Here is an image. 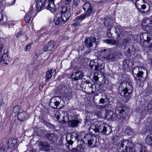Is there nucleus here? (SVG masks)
<instances>
[{
    "label": "nucleus",
    "mask_w": 152,
    "mask_h": 152,
    "mask_svg": "<svg viewBox=\"0 0 152 152\" xmlns=\"http://www.w3.org/2000/svg\"><path fill=\"white\" fill-rule=\"evenodd\" d=\"M98 50L100 55L109 61L118 59L121 55L119 51H114L112 49L101 48H99Z\"/></svg>",
    "instance_id": "obj_1"
},
{
    "label": "nucleus",
    "mask_w": 152,
    "mask_h": 152,
    "mask_svg": "<svg viewBox=\"0 0 152 152\" xmlns=\"http://www.w3.org/2000/svg\"><path fill=\"white\" fill-rule=\"evenodd\" d=\"M94 131L95 132H99L104 135L110 134L111 131V128L107 124L102 123L99 126H96L95 124H92L90 126V130Z\"/></svg>",
    "instance_id": "obj_2"
},
{
    "label": "nucleus",
    "mask_w": 152,
    "mask_h": 152,
    "mask_svg": "<svg viewBox=\"0 0 152 152\" xmlns=\"http://www.w3.org/2000/svg\"><path fill=\"white\" fill-rule=\"evenodd\" d=\"M133 89L131 82H122L119 88V92L122 96H128L132 91Z\"/></svg>",
    "instance_id": "obj_3"
},
{
    "label": "nucleus",
    "mask_w": 152,
    "mask_h": 152,
    "mask_svg": "<svg viewBox=\"0 0 152 152\" xmlns=\"http://www.w3.org/2000/svg\"><path fill=\"white\" fill-rule=\"evenodd\" d=\"M104 42L108 44L114 45L119 44L122 45L125 44L128 42L129 39L126 37V35L122 33L118 35L116 40H113L105 39Z\"/></svg>",
    "instance_id": "obj_4"
},
{
    "label": "nucleus",
    "mask_w": 152,
    "mask_h": 152,
    "mask_svg": "<svg viewBox=\"0 0 152 152\" xmlns=\"http://www.w3.org/2000/svg\"><path fill=\"white\" fill-rule=\"evenodd\" d=\"M81 135L78 132L72 133L70 136V139L69 140H68L67 135L66 137L67 142L65 144L66 148L69 151H71L73 148L72 145L73 142L74 141L78 142L79 141L81 140L82 139Z\"/></svg>",
    "instance_id": "obj_5"
},
{
    "label": "nucleus",
    "mask_w": 152,
    "mask_h": 152,
    "mask_svg": "<svg viewBox=\"0 0 152 152\" xmlns=\"http://www.w3.org/2000/svg\"><path fill=\"white\" fill-rule=\"evenodd\" d=\"M89 66L93 70L100 71L103 68L104 64L101 59H97L91 61Z\"/></svg>",
    "instance_id": "obj_6"
},
{
    "label": "nucleus",
    "mask_w": 152,
    "mask_h": 152,
    "mask_svg": "<svg viewBox=\"0 0 152 152\" xmlns=\"http://www.w3.org/2000/svg\"><path fill=\"white\" fill-rule=\"evenodd\" d=\"M132 143L130 141L128 140H123L121 141L118 144V146L120 149L122 148L123 151L128 152L132 148Z\"/></svg>",
    "instance_id": "obj_7"
},
{
    "label": "nucleus",
    "mask_w": 152,
    "mask_h": 152,
    "mask_svg": "<svg viewBox=\"0 0 152 152\" xmlns=\"http://www.w3.org/2000/svg\"><path fill=\"white\" fill-rule=\"evenodd\" d=\"M94 138V139L90 135L87 134L84 136L82 140L85 144H88L93 148L95 146L96 142V138L95 137Z\"/></svg>",
    "instance_id": "obj_8"
},
{
    "label": "nucleus",
    "mask_w": 152,
    "mask_h": 152,
    "mask_svg": "<svg viewBox=\"0 0 152 152\" xmlns=\"http://www.w3.org/2000/svg\"><path fill=\"white\" fill-rule=\"evenodd\" d=\"M127 112V110L125 108L117 107L115 111L116 117L119 119H124L128 114Z\"/></svg>",
    "instance_id": "obj_9"
},
{
    "label": "nucleus",
    "mask_w": 152,
    "mask_h": 152,
    "mask_svg": "<svg viewBox=\"0 0 152 152\" xmlns=\"http://www.w3.org/2000/svg\"><path fill=\"white\" fill-rule=\"evenodd\" d=\"M58 91L61 93L64 92V96L68 99H71L72 95V90L70 88H68L65 86H61L58 88Z\"/></svg>",
    "instance_id": "obj_10"
},
{
    "label": "nucleus",
    "mask_w": 152,
    "mask_h": 152,
    "mask_svg": "<svg viewBox=\"0 0 152 152\" xmlns=\"http://www.w3.org/2000/svg\"><path fill=\"white\" fill-rule=\"evenodd\" d=\"M143 29L145 31L152 30V20L149 18H144L142 21Z\"/></svg>",
    "instance_id": "obj_11"
},
{
    "label": "nucleus",
    "mask_w": 152,
    "mask_h": 152,
    "mask_svg": "<svg viewBox=\"0 0 152 152\" xmlns=\"http://www.w3.org/2000/svg\"><path fill=\"white\" fill-rule=\"evenodd\" d=\"M145 71V69L143 67H137L134 68L133 72V74H134L137 75V78H138V79H137L138 80L139 78L142 77V75L143 74V72Z\"/></svg>",
    "instance_id": "obj_12"
},
{
    "label": "nucleus",
    "mask_w": 152,
    "mask_h": 152,
    "mask_svg": "<svg viewBox=\"0 0 152 152\" xmlns=\"http://www.w3.org/2000/svg\"><path fill=\"white\" fill-rule=\"evenodd\" d=\"M133 65V62L131 60H125L122 63L123 69L126 71H129L132 69Z\"/></svg>",
    "instance_id": "obj_13"
},
{
    "label": "nucleus",
    "mask_w": 152,
    "mask_h": 152,
    "mask_svg": "<svg viewBox=\"0 0 152 152\" xmlns=\"http://www.w3.org/2000/svg\"><path fill=\"white\" fill-rule=\"evenodd\" d=\"M151 35L150 34L145 32L142 34L140 37L141 44L142 45L145 42L149 43L151 40Z\"/></svg>",
    "instance_id": "obj_14"
},
{
    "label": "nucleus",
    "mask_w": 152,
    "mask_h": 152,
    "mask_svg": "<svg viewBox=\"0 0 152 152\" xmlns=\"http://www.w3.org/2000/svg\"><path fill=\"white\" fill-rule=\"evenodd\" d=\"M35 10L33 9V6H31L29 11L25 15L24 17V20L26 23H28L30 21L31 16H32L35 13Z\"/></svg>",
    "instance_id": "obj_15"
},
{
    "label": "nucleus",
    "mask_w": 152,
    "mask_h": 152,
    "mask_svg": "<svg viewBox=\"0 0 152 152\" xmlns=\"http://www.w3.org/2000/svg\"><path fill=\"white\" fill-rule=\"evenodd\" d=\"M72 80H77L82 79L84 76V73L81 71H77L74 72L72 75Z\"/></svg>",
    "instance_id": "obj_16"
},
{
    "label": "nucleus",
    "mask_w": 152,
    "mask_h": 152,
    "mask_svg": "<svg viewBox=\"0 0 152 152\" xmlns=\"http://www.w3.org/2000/svg\"><path fill=\"white\" fill-rule=\"evenodd\" d=\"M39 146L40 149L44 151H48L51 148L50 145L46 142H40Z\"/></svg>",
    "instance_id": "obj_17"
},
{
    "label": "nucleus",
    "mask_w": 152,
    "mask_h": 152,
    "mask_svg": "<svg viewBox=\"0 0 152 152\" xmlns=\"http://www.w3.org/2000/svg\"><path fill=\"white\" fill-rule=\"evenodd\" d=\"M62 101V99L60 97L55 96L51 99L50 104L51 105H54L57 107Z\"/></svg>",
    "instance_id": "obj_18"
},
{
    "label": "nucleus",
    "mask_w": 152,
    "mask_h": 152,
    "mask_svg": "<svg viewBox=\"0 0 152 152\" xmlns=\"http://www.w3.org/2000/svg\"><path fill=\"white\" fill-rule=\"evenodd\" d=\"M55 45L54 41H50L43 47V50L45 52L51 51L53 50Z\"/></svg>",
    "instance_id": "obj_19"
},
{
    "label": "nucleus",
    "mask_w": 152,
    "mask_h": 152,
    "mask_svg": "<svg viewBox=\"0 0 152 152\" xmlns=\"http://www.w3.org/2000/svg\"><path fill=\"white\" fill-rule=\"evenodd\" d=\"M136 146L135 152H148L146 147L143 145L137 144Z\"/></svg>",
    "instance_id": "obj_20"
},
{
    "label": "nucleus",
    "mask_w": 152,
    "mask_h": 152,
    "mask_svg": "<svg viewBox=\"0 0 152 152\" xmlns=\"http://www.w3.org/2000/svg\"><path fill=\"white\" fill-rule=\"evenodd\" d=\"M47 139L50 141L55 142L58 139V137L54 133H48L46 134Z\"/></svg>",
    "instance_id": "obj_21"
},
{
    "label": "nucleus",
    "mask_w": 152,
    "mask_h": 152,
    "mask_svg": "<svg viewBox=\"0 0 152 152\" xmlns=\"http://www.w3.org/2000/svg\"><path fill=\"white\" fill-rule=\"evenodd\" d=\"M96 41V39L95 37H91L86 39L85 41V43L87 45V47L89 48L92 46L93 43L95 42Z\"/></svg>",
    "instance_id": "obj_22"
},
{
    "label": "nucleus",
    "mask_w": 152,
    "mask_h": 152,
    "mask_svg": "<svg viewBox=\"0 0 152 152\" xmlns=\"http://www.w3.org/2000/svg\"><path fill=\"white\" fill-rule=\"evenodd\" d=\"M49 2L47 7V9L49 10L51 12L53 13L56 9L54 3V0H48Z\"/></svg>",
    "instance_id": "obj_23"
},
{
    "label": "nucleus",
    "mask_w": 152,
    "mask_h": 152,
    "mask_svg": "<svg viewBox=\"0 0 152 152\" xmlns=\"http://www.w3.org/2000/svg\"><path fill=\"white\" fill-rule=\"evenodd\" d=\"M27 113L25 112H21L18 115V119L21 121H25L27 116Z\"/></svg>",
    "instance_id": "obj_24"
},
{
    "label": "nucleus",
    "mask_w": 152,
    "mask_h": 152,
    "mask_svg": "<svg viewBox=\"0 0 152 152\" xmlns=\"http://www.w3.org/2000/svg\"><path fill=\"white\" fill-rule=\"evenodd\" d=\"M46 4L45 0L42 1H38L36 3V10H39L44 7Z\"/></svg>",
    "instance_id": "obj_25"
},
{
    "label": "nucleus",
    "mask_w": 152,
    "mask_h": 152,
    "mask_svg": "<svg viewBox=\"0 0 152 152\" xmlns=\"http://www.w3.org/2000/svg\"><path fill=\"white\" fill-rule=\"evenodd\" d=\"M56 69H53L48 70L46 73V77L47 79H50L53 74H55L56 72Z\"/></svg>",
    "instance_id": "obj_26"
},
{
    "label": "nucleus",
    "mask_w": 152,
    "mask_h": 152,
    "mask_svg": "<svg viewBox=\"0 0 152 152\" xmlns=\"http://www.w3.org/2000/svg\"><path fill=\"white\" fill-rule=\"evenodd\" d=\"M115 116V115L113 113V112L110 110H108L107 111L105 118L108 120H114V117Z\"/></svg>",
    "instance_id": "obj_27"
},
{
    "label": "nucleus",
    "mask_w": 152,
    "mask_h": 152,
    "mask_svg": "<svg viewBox=\"0 0 152 152\" xmlns=\"http://www.w3.org/2000/svg\"><path fill=\"white\" fill-rule=\"evenodd\" d=\"M86 84L87 86L89 88V89L91 91V92H89V93H93L95 91L96 89L95 88V86L93 84L89 82L88 81H86Z\"/></svg>",
    "instance_id": "obj_28"
},
{
    "label": "nucleus",
    "mask_w": 152,
    "mask_h": 152,
    "mask_svg": "<svg viewBox=\"0 0 152 152\" xmlns=\"http://www.w3.org/2000/svg\"><path fill=\"white\" fill-rule=\"evenodd\" d=\"M80 123V121L78 120H73L69 121L68 124L70 126L75 127H76Z\"/></svg>",
    "instance_id": "obj_29"
},
{
    "label": "nucleus",
    "mask_w": 152,
    "mask_h": 152,
    "mask_svg": "<svg viewBox=\"0 0 152 152\" xmlns=\"http://www.w3.org/2000/svg\"><path fill=\"white\" fill-rule=\"evenodd\" d=\"M70 16V14L69 12H67L65 14H61V18L63 21L64 22L67 21Z\"/></svg>",
    "instance_id": "obj_30"
},
{
    "label": "nucleus",
    "mask_w": 152,
    "mask_h": 152,
    "mask_svg": "<svg viewBox=\"0 0 152 152\" xmlns=\"http://www.w3.org/2000/svg\"><path fill=\"white\" fill-rule=\"evenodd\" d=\"M134 2L135 1V5L136 7L139 9L143 3H145L144 0H134Z\"/></svg>",
    "instance_id": "obj_31"
},
{
    "label": "nucleus",
    "mask_w": 152,
    "mask_h": 152,
    "mask_svg": "<svg viewBox=\"0 0 152 152\" xmlns=\"http://www.w3.org/2000/svg\"><path fill=\"white\" fill-rule=\"evenodd\" d=\"M145 142L146 143L149 145H152V134L148 135L145 139Z\"/></svg>",
    "instance_id": "obj_32"
},
{
    "label": "nucleus",
    "mask_w": 152,
    "mask_h": 152,
    "mask_svg": "<svg viewBox=\"0 0 152 152\" xmlns=\"http://www.w3.org/2000/svg\"><path fill=\"white\" fill-rule=\"evenodd\" d=\"M54 23L56 25H61L64 23V21L62 20L61 18L60 19V18L58 17L55 19L54 20Z\"/></svg>",
    "instance_id": "obj_33"
},
{
    "label": "nucleus",
    "mask_w": 152,
    "mask_h": 152,
    "mask_svg": "<svg viewBox=\"0 0 152 152\" xmlns=\"http://www.w3.org/2000/svg\"><path fill=\"white\" fill-rule=\"evenodd\" d=\"M93 8H91L88 10H86L85 11V13H84V15L86 18H88L93 13Z\"/></svg>",
    "instance_id": "obj_34"
},
{
    "label": "nucleus",
    "mask_w": 152,
    "mask_h": 152,
    "mask_svg": "<svg viewBox=\"0 0 152 152\" xmlns=\"http://www.w3.org/2000/svg\"><path fill=\"white\" fill-rule=\"evenodd\" d=\"M92 8L93 7H91V4L89 2L85 3L83 6V8L85 11H86V10H88Z\"/></svg>",
    "instance_id": "obj_35"
},
{
    "label": "nucleus",
    "mask_w": 152,
    "mask_h": 152,
    "mask_svg": "<svg viewBox=\"0 0 152 152\" xmlns=\"http://www.w3.org/2000/svg\"><path fill=\"white\" fill-rule=\"evenodd\" d=\"M99 102L100 103L103 104H104V105L102 106V107L103 108H107L109 106L107 102H105V99H104L101 98L100 99L99 101Z\"/></svg>",
    "instance_id": "obj_36"
},
{
    "label": "nucleus",
    "mask_w": 152,
    "mask_h": 152,
    "mask_svg": "<svg viewBox=\"0 0 152 152\" xmlns=\"http://www.w3.org/2000/svg\"><path fill=\"white\" fill-rule=\"evenodd\" d=\"M87 18L84 15V14H82L80 16H79L77 17L75 19L77 20V22H81L84 19Z\"/></svg>",
    "instance_id": "obj_37"
},
{
    "label": "nucleus",
    "mask_w": 152,
    "mask_h": 152,
    "mask_svg": "<svg viewBox=\"0 0 152 152\" xmlns=\"http://www.w3.org/2000/svg\"><path fill=\"white\" fill-rule=\"evenodd\" d=\"M8 59V55L7 54L5 53L3 55L2 57L0 58V63L2 61H7Z\"/></svg>",
    "instance_id": "obj_38"
},
{
    "label": "nucleus",
    "mask_w": 152,
    "mask_h": 152,
    "mask_svg": "<svg viewBox=\"0 0 152 152\" xmlns=\"http://www.w3.org/2000/svg\"><path fill=\"white\" fill-rule=\"evenodd\" d=\"M21 106L20 105H18L15 106L13 108V112L15 113H18L20 111Z\"/></svg>",
    "instance_id": "obj_39"
},
{
    "label": "nucleus",
    "mask_w": 152,
    "mask_h": 152,
    "mask_svg": "<svg viewBox=\"0 0 152 152\" xmlns=\"http://www.w3.org/2000/svg\"><path fill=\"white\" fill-rule=\"evenodd\" d=\"M115 29L116 32L118 33V35L120 33V34L122 33V28L119 26L118 25L116 26L115 27Z\"/></svg>",
    "instance_id": "obj_40"
},
{
    "label": "nucleus",
    "mask_w": 152,
    "mask_h": 152,
    "mask_svg": "<svg viewBox=\"0 0 152 152\" xmlns=\"http://www.w3.org/2000/svg\"><path fill=\"white\" fill-rule=\"evenodd\" d=\"M145 109L147 111L151 112V110L152 109V104L151 103H148L147 106L145 107Z\"/></svg>",
    "instance_id": "obj_41"
},
{
    "label": "nucleus",
    "mask_w": 152,
    "mask_h": 152,
    "mask_svg": "<svg viewBox=\"0 0 152 152\" xmlns=\"http://www.w3.org/2000/svg\"><path fill=\"white\" fill-rule=\"evenodd\" d=\"M76 148L78 152H83V148L82 145L80 144Z\"/></svg>",
    "instance_id": "obj_42"
},
{
    "label": "nucleus",
    "mask_w": 152,
    "mask_h": 152,
    "mask_svg": "<svg viewBox=\"0 0 152 152\" xmlns=\"http://www.w3.org/2000/svg\"><path fill=\"white\" fill-rule=\"evenodd\" d=\"M67 12H69V11H68V8L66 6H64L63 7L62 10L61 12V14H65L66 13H67Z\"/></svg>",
    "instance_id": "obj_43"
},
{
    "label": "nucleus",
    "mask_w": 152,
    "mask_h": 152,
    "mask_svg": "<svg viewBox=\"0 0 152 152\" xmlns=\"http://www.w3.org/2000/svg\"><path fill=\"white\" fill-rule=\"evenodd\" d=\"M46 31V29L44 28H41L38 31L37 34H40V35H43V36H44L45 33Z\"/></svg>",
    "instance_id": "obj_44"
},
{
    "label": "nucleus",
    "mask_w": 152,
    "mask_h": 152,
    "mask_svg": "<svg viewBox=\"0 0 152 152\" xmlns=\"http://www.w3.org/2000/svg\"><path fill=\"white\" fill-rule=\"evenodd\" d=\"M93 79L96 82L99 81V78H100L98 76L97 73H95L93 77Z\"/></svg>",
    "instance_id": "obj_45"
},
{
    "label": "nucleus",
    "mask_w": 152,
    "mask_h": 152,
    "mask_svg": "<svg viewBox=\"0 0 152 152\" xmlns=\"http://www.w3.org/2000/svg\"><path fill=\"white\" fill-rule=\"evenodd\" d=\"M31 44L29 43L25 47V51H29L30 50L31 48Z\"/></svg>",
    "instance_id": "obj_46"
},
{
    "label": "nucleus",
    "mask_w": 152,
    "mask_h": 152,
    "mask_svg": "<svg viewBox=\"0 0 152 152\" xmlns=\"http://www.w3.org/2000/svg\"><path fill=\"white\" fill-rule=\"evenodd\" d=\"M112 140V141H113V142H115L116 141V142L117 143V141L119 139L116 136H114L113 137Z\"/></svg>",
    "instance_id": "obj_47"
},
{
    "label": "nucleus",
    "mask_w": 152,
    "mask_h": 152,
    "mask_svg": "<svg viewBox=\"0 0 152 152\" xmlns=\"http://www.w3.org/2000/svg\"><path fill=\"white\" fill-rule=\"evenodd\" d=\"M62 113H63L65 115V116H63L62 117L63 118V122L65 121V120L64 119V118H68L67 116V113L66 111H64V112H62Z\"/></svg>",
    "instance_id": "obj_48"
},
{
    "label": "nucleus",
    "mask_w": 152,
    "mask_h": 152,
    "mask_svg": "<svg viewBox=\"0 0 152 152\" xmlns=\"http://www.w3.org/2000/svg\"><path fill=\"white\" fill-rule=\"evenodd\" d=\"M62 1H65V4L66 5L69 4L71 2V0H61Z\"/></svg>",
    "instance_id": "obj_49"
},
{
    "label": "nucleus",
    "mask_w": 152,
    "mask_h": 152,
    "mask_svg": "<svg viewBox=\"0 0 152 152\" xmlns=\"http://www.w3.org/2000/svg\"><path fill=\"white\" fill-rule=\"evenodd\" d=\"M80 0H74V4L75 5L77 6L80 3Z\"/></svg>",
    "instance_id": "obj_50"
},
{
    "label": "nucleus",
    "mask_w": 152,
    "mask_h": 152,
    "mask_svg": "<svg viewBox=\"0 0 152 152\" xmlns=\"http://www.w3.org/2000/svg\"><path fill=\"white\" fill-rule=\"evenodd\" d=\"M146 8V6L145 4H142L141 7H140L139 9L141 8L143 10H144Z\"/></svg>",
    "instance_id": "obj_51"
},
{
    "label": "nucleus",
    "mask_w": 152,
    "mask_h": 152,
    "mask_svg": "<svg viewBox=\"0 0 152 152\" xmlns=\"http://www.w3.org/2000/svg\"><path fill=\"white\" fill-rule=\"evenodd\" d=\"M58 112H57L55 115V117H56L57 119L58 120L59 118H60V116L59 115H58Z\"/></svg>",
    "instance_id": "obj_52"
},
{
    "label": "nucleus",
    "mask_w": 152,
    "mask_h": 152,
    "mask_svg": "<svg viewBox=\"0 0 152 152\" xmlns=\"http://www.w3.org/2000/svg\"><path fill=\"white\" fill-rule=\"evenodd\" d=\"M76 22L75 23L74 25L75 26H78L80 25V23L79 22H77V20H76Z\"/></svg>",
    "instance_id": "obj_53"
},
{
    "label": "nucleus",
    "mask_w": 152,
    "mask_h": 152,
    "mask_svg": "<svg viewBox=\"0 0 152 152\" xmlns=\"http://www.w3.org/2000/svg\"><path fill=\"white\" fill-rule=\"evenodd\" d=\"M71 151L72 152H78L76 148H73Z\"/></svg>",
    "instance_id": "obj_54"
},
{
    "label": "nucleus",
    "mask_w": 152,
    "mask_h": 152,
    "mask_svg": "<svg viewBox=\"0 0 152 152\" xmlns=\"http://www.w3.org/2000/svg\"><path fill=\"white\" fill-rule=\"evenodd\" d=\"M50 34V31H48V30H47L45 33L44 35H46L47 34Z\"/></svg>",
    "instance_id": "obj_55"
},
{
    "label": "nucleus",
    "mask_w": 152,
    "mask_h": 152,
    "mask_svg": "<svg viewBox=\"0 0 152 152\" xmlns=\"http://www.w3.org/2000/svg\"><path fill=\"white\" fill-rule=\"evenodd\" d=\"M110 29H108L107 31V34L108 36L110 37L111 36H112V35L110 33Z\"/></svg>",
    "instance_id": "obj_56"
},
{
    "label": "nucleus",
    "mask_w": 152,
    "mask_h": 152,
    "mask_svg": "<svg viewBox=\"0 0 152 152\" xmlns=\"http://www.w3.org/2000/svg\"><path fill=\"white\" fill-rule=\"evenodd\" d=\"M15 141V139L13 140H9V142H8V147L9 148L10 147V142H13V141Z\"/></svg>",
    "instance_id": "obj_57"
},
{
    "label": "nucleus",
    "mask_w": 152,
    "mask_h": 152,
    "mask_svg": "<svg viewBox=\"0 0 152 152\" xmlns=\"http://www.w3.org/2000/svg\"><path fill=\"white\" fill-rule=\"evenodd\" d=\"M148 120L149 121V124L152 127V118L148 119Z\"/></svg>",
    "instance_id": "obj_58"
},
{
    "label": "nucleus",
    "mask_w": 152,
    "mask_h": 152,
    "mask_svg": "<svg viewBox=\"0 0 152 152\" xmlns=\"http://www.w3.org/2000/svg\"><path fill=\"white\" fill-rule=\"evenodd\" d=\"M22 34V32L20 31L17 34L16 37H20L21 35Z\"/></svg>",
    "instance_id": "obj_59"
},
{
    "label": "nucleus",
    "mask_w": 152,
    "mask_h": 152,
    "mask_svg": "<svg viewBox=\"0 0 152 152\" xmlns=\"http://www.w3.org/2000/svg\"><path fill=\"white\" fill-rule=\"evenodd\" d=\"M9 27L10 26V25H11V26H12L14 25V24H13V22L12 21H10L9 22Z\"/></svg>",
    "instance_id": "obj_60"
},
{
    "label": "nucleus",
    "mask_w": 152,
    "mask_h": 152,
    "mask_svg": "<svg viewBox=\"0 0 152 152\" xmlns=\"http://www.w3.org/2000/svg\"><path fill=\"white\" fill-rule=\"evenodd\" d=\"M0 152H6L4 148H2L0 150Z\"/></svg>",
    "instance_id": "obj_61"
},
{
    "label": "nucleus",
    "mask_w": 152,
    "mask_h": 152,
    "mask_svg": "<svg viewBox=\"0 0 152 152\" xmlns=\"http://www.w3.org/2000/svg\"><path fill=\"white\" fill-rule=\"evenodd\" d=\"M3 48V45H2L1 44L0 45V51H1Z\"/></svg>",
    "instance_id": "obj_62"
},
{
    "label": "nucleus",
    "mask_w": 152,
    "mask_h": 152,
    "mask_svg": "<svg viewBox=\"0 0 152 152\" xmlns=\"http://www.w3.org/2000/svg\"><path fill=\"white\" fill-rule=\"evenodd\" d=\"M149 48L150 50L152 49V44H151L149 46Z\"/></svg>",
    "instance_id": "obj_63"
},
{
    "label": "nucleus",
    "mask_w": 152,
    "mask_h": 152,
    "mask_svg": "<svg viewBox=\"0 0 152 152\" xmlns=\"http://www.w3.org/2000/svg\"><path fill=\"white\" fill-rule=\"evenodd\" d=\"M29 152H36V151L35 150H30Z\"/></svg>",
    "instance_id": "obj_64"
}]
</instances>
